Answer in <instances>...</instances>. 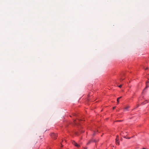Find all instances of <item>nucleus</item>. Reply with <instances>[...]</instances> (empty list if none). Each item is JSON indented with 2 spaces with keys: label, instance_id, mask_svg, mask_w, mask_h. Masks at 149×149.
Returning a JSON list of instances; mask_svg holds the SVG:
<instances>
[{
  "label": "nucleus",
  "instance_id": "15",
  "mask_svg": "<svg viewBox=\"0 0 149 149\" xmlns=\"http://www.w3.org/2000/svg\"><path fill=\"white\" fill-rule=\"evenodd\" d=\"M146 149V148H143V149Z\"/></svg>",
  "mask_w": 149,
  "mask_h": 149
},
{
  "label": "nucleus",
  "instance_id": "13",
  "mask_svg": "<svg viewBox=\"0 0 149 149\" xmlns=\"http://www.w3.org/2000/svg\"><path fill=\"white\" fill-rule=\"evenodd\" d=\"M139 105H137L136 107H139Z\"/></svg>",
  "mask_w": 149,
  "mask_h": 149
},
{
  "label": "nucleus",
  "instance_id": "2",
  "mask_svg": "<svg viewBox=\"0 0 149 149\" xmlns=\"http://www.w3.org/2000/svg\"><path fill=\"white\" fill-rule=\"evenodd\" d=\"M118 136H117V137L116 139V144H118V145H119V141H118Z\"/></svg>",
  "mask_w": 149,
  "mask_h": 149
},
{
  "label": "nucleus",
  "instance_id": "8",
  "mask_svg": "<svg viewBox=\"0 0 149 149\" xmlns=\"http://www.w3.org/2000/svg\"><path fill=\"white\" fill-rule=\"evenodd\" d=\"M122 85H120V86H118V87H120V88H121V87H122Z\"/></svg>",
  "mask_w": 149,
  "mask_h": 149
},
{
  "label": "nucleus",
  "instance_id": "6",
  "mask_svg": "<svg viewBox=\"0 0 149 149\" xmlns=\"http://www.w3.org/2000/svg\"><path fill=\"white\" fill-rule=\"evenodd\" d=\"M148 86H149L148 84H146V88H145V89H146V88H147L148 87Z\"/></svg>",
  "mask_w": 149,
  "mask_h": 149
},
{
  "label": "nucleus",
  "instance_id": "10",
  "mask_svg": "<svg viewBox=\"0 0 149 149\" xmlns=\"http://www.w3.org/2000/svg\"><path fill=\"white\" fill-rule=\"evenodd\" d=\"M116 107H113V109H114Z\"/></svg>",
  "mask_w": 149,
  "mask_h": 149
},
{
  "label": "nucleus",
  "instance_id": "1",
  "mask_svg": "<svg viewBox=\"0 0 149 149\" xmlns=\"http://www.w3.org/2000/svg\"><path fill=\"white\" fill-rule=\"evenodd\" d=\"M51 136L53 139H55L57 137V134L52 133L51 134Z\"/></svg>",
  "mask_w": 149,
  "mask_h": 149
},
{
  "label": "nucleus",
  "instance_id": "3",
  "mask_svg": "<svg viewBox=\"0 0 149 149\" xmlns=\"http://www.w3.org/2000/svg\"><path fill=\"white\" fill-rule=\"evenodd\" d=\"M72 143L75 146L77 147H79L80 146L77 143H76L74 141H73L72 142Z\"/></svg>",
  "mask_w": 149,
  "mask_h": 149
},
{
  "label": "nucleus",
  "instance_id": "14",
  "mask_svg": "<svg viewBox=\"0 0 149 149\" xmlns=\"http://www.w3.org/2000/svg\"><path fill=\"white\" fill-rule=\"evenodd\" d=\"M90 142H89L88 143H87V144H89V143H90Z\"/></svg>",
  "mask_w": 149,
  "mask_h": 149
},
{
  "label": "nucleus",
  "instance_id": "4",
  "mask_svg": "<svg viewBox=\"0 0 149 149\" xmlns=\"http://www.w3.org/2000/svg\"><path fill=\"white\" fill-rule=\"evenodd\" d=\"M121 97H118V98H117V102H118V103L119 102V99H120Z\"/></svg>",
  "mask_w": 149,
  "mask_h": 149
},
{
  "label": "nucleus",
  "instance_id": "5",
  "mask_svg": "<svg viewBox=\"0 0 149 149\" xmlns=\"http://www.w3.org/2000/svg\"><path fill=\"white\" fill-rule=\"evenodd\" d=\"M130 108V107L129 106H127L125 108V109L126 110H127V109Z\"/></svg>",
  "mask_w": 149,
  "mask_h": 149
},
{
  "label": "nucleus",
  "instance_id": "9",
  "mask_svg": "<svg viewBox=\"0 0 149 149\" xmlns=\"http://www.w3.org/2000/svg\"><path fill=\"white\" fill-rule=\"evenodd\" d=\"M124 137L125 138H126L128 139H130V137H128V138H126V137H125V136Z\"/></svg>",
  "mask_w": 149,
  "mask_h": 149
},
{
  "label": "nucleus",
  "instance_id": "12",
  "mask_svg": "<svg viewBox=\"0 0 149 149\" xmlns=\"http://www.w3.org/2000/svg\"><path fill=\"white\" fill-rule=\"evenodd\" d=\"M142 104H145V103L143 102Z\"/></svg>",
  "mask_w": 149,
  "mask_h": 149
},
{
  "label": "nucleus",
  "instance_id": "7",
  "mask_svg": "<svg viewBox=\"0 0 149 149\" xmlns=\"http://www.w3.org/2000/svg\"><path fill=\"white\" fill-rule=\"evenodd\" d=\"M149 83V81H147L146 82V84H148Z\"/></svg>",
  "mask_w": 149,
  "mask_h": 149
},
{
  "label": "nucleus",
  "instance_id": "11",
  "mask_svg": "<svg viewBox=\"0 0 149 149\" xmlns=\"http://www.w3.org/2000/svg\"><path fill=\"white\" fill-rule=\"evenodd\" d=\"M124 79H120V80H123Z\"/></svg>",
  "mask_w": 149,
  "mask_h": 149
}]
</instances>
